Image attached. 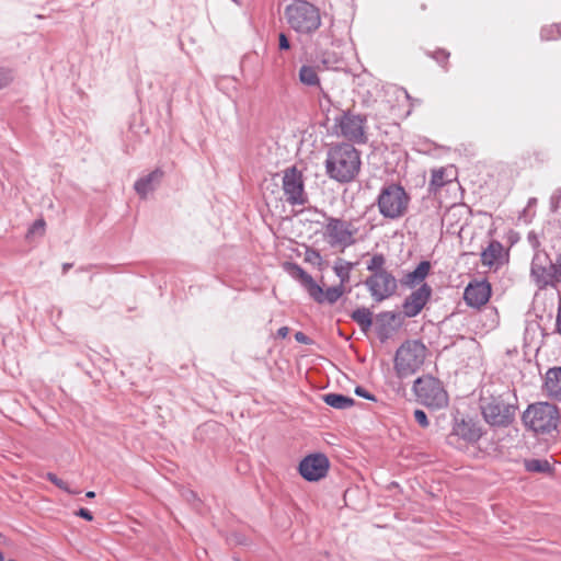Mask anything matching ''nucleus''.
Here are the masks:
<instances>
[{"label": "nucleus", "instance_id": "nucleus-25", "mask_svg": "<svg viewBox=\"0 0 561 561\" xmlns=\"http://www.w3.org/2000/svg\"><path fill=\"white\" fill-rule=\"evenodd\" d=\"M299 81L307 87L320 88V78L316 71V68L308 65H302L299 69Z\"/></svg>", "mask_w": 561, "mask_h": 561}, {"label": "nucleus", "instance_id": "nucleus-45", "mask_svg": "<svg viewBox=\"0 0 561 561\" xmlns=\"http://www.w3.org/2000/svg\"><path fill=\"white\" fill-rule=\"evenodd\" d=\"M85 496H87V497H89V499H93V497L95 496V492H93V491H88V492L85 493Z\"/></svg>", "mask_w": 561, "mask_h": 561}, {"label": "nucleus", "instance_id": "nucleus-39", "mask_svg": "<svg viewBox=\"0 0 561 561\" xmlns=\"http://www.w3.org/2000/svg\"><path fill=\"white\" fill-rule=\"evenodd\" d=\"M11 81L9 72L0 70V89L7 87Z\"/></svg>", "mask_w": 561, "mask_h": 561}, {"label": "nucleus", "instance_id": "nucleus-2", "mask_svg": "<svg viewBox=\"0 0 561 561\" xmlns=\"http://www.w3.org/2000/svg\"><path fill=\"white\" fill-rule=\"evenodd\" d=\"M360 164V154L356 148L350 144H340L329 149L325 171L330 179L348 183L359 173Z\"/></svg>", "mask_w": 561, "mask_h": 561}, {"label": "nucleus", "instance_id": "nucleus-43", "mask_svg": "<svg viewBox=\"0 0 561 561\" xmlns=\"http://www.w3.org/2000/svg\"><path fill=\"white\" fill-rule=\"evenodd\" d=\"M434 57L437 61L442 62V61L447 60V58L449 57V53H446L445 50H440V51H437Z\"/></svg>", "mask_w": 561, "mask_h": 561}, {"label": "nucleus", "instance_id": "nucleus-6", "mask_svg": "<svg viewBox=\"0 0 561 561\" xmlns=\"http://www.w3.org/2000/svg\"><path fill=\"white\" fill-rule=\"evenodd\" d=\"M530 277L539 289L556 288L561 284V253L552 261L546 252H536L530 265Z\"/></svg>", "mask_w": 561, "mask_h": 561}, {"label": "nucleus", "instance_id": "nucleus-15", "mask_svg": "<svg viewBox=\"0 0 561 561\" xmlns=\"http://www.w3.org/2000/svg\"><path fill=\"white\" fill-rule=\"evenodd\" d=\"M508 262V250L497 240H492L481 252V263L490 270L497 271Z\"/></svg>", "mask_w": 561, "mask_h": 561}, {"label": "nucleus", "instance_id": "nucleus-48", "mask_svg": "<svg viewBox=\"0 0 561 561\" xmlns=\"http://www.w3.org/2000/svg\"><path fill=\"white\" fill-rule=\"evenodd\" d=\"M2 537V534L0 533V538Z\"/></svg>", "mask_w": 561, "mask_h": 561}, {"label": "nucleus", "instance_id": "nucleus-4", "mask_svg": "<svg viewBox=\"0 0 561 561\" xmlns=\"http://www.w3.org/2000/svg\"><path fill=\"white\" fill-rule=\"evenodd\" d=\"M522 419L525 426L536 434H550L558 427L560 412L552 403L537 402L528 405Z\"/></svg>", "mask_w": 561, "mask_h": 561}, {"label": "nucleus", "instance_id": "nucleus-30", "mask_svg": "<svg viewBox=\"0 0 561 561\" xmlns=\"http://www.w3.org/2000/svg\"><path fill=\"white\" fill-rule=\"evenodd\" d=\"M305 261L312 265L321 266L323 259L318 250L308 248L305 252Z\"/></svg>", "mask_w": 561, "mask_h": 561}, {"label": "nucleus", "instance_id": "nucleus-47", "mask_svg": "<svg viewBox=\"0 0 561 561\" xmlns=\"http://www.w3.org/2000/svg\"><path fill=\"white\" fill-rule=\"evenodd\" d=\"M4 558H3V554L0 552V561H3Z\"/></svg>", "mask_w": 561, "mask_h": 561}, {"label": "nucleus", "instance_id": "nucleus-32", "mask_svg": "<svg viewBox=\"0 0 561 561\" xmlns=\"http://www.w3.org/2000/svg\"><path fill=\"white\" fill-rule=\"evenodd\" d=\"M414 419L421 427H423V428L428 427L430 422H428L426 413L423 410H420V409L415 410Z\"/></svg>", "mask_w": 561, "mask_h": 561}, {"label": "nucleus", "instance_id": "nucleus-9", "mask_svg": "<svg viewBox=\"0 0 561 561\" xmlns=\"http://www.w3.org/2000/svg\"><path fill=\"white\" fill-rule=\"evenodd\" d=\"M358 229L352 221L341 218L328 217L324 226V237L332 248L342 250L355 244Z\"/></svg>", "mask_w": 561, "mask_h": 561}, {"label": "nucleus", "instance_id": "nucleus-14", "mask_svg": "<svg viewBox=\"0 0 561 561\" xmlns=\"http://www.w3.org/2000/svg\"><path fill=\"white\" fill-rule=\"evenodd\" d=\"M432 287L423 283L417 289L405 297L402 304L403 314L407 318L416 317L432 297Z\"/></svg>", "mask_w": 561, "mask_h": 561}, {"label": "nucleus", "instance_id": "nucleus-19", "mask_svg": "<svg viewBox=\"0 0 561 561\" xmlns=\"http://www.w3.org/2000/svg\"><path fill=\"white\" fill-rule=\"evenodd\" d=\"M313 287L316 289H310L308 295L318 304L328 302L329 305H334L344 294L342 285L332 286L323 290L320 285L314 283Z\"/></svg>", "mask_w": 561, "mask_h": 561}, {"label": "nucleus", "instance_id": "nucleus-5", "mask_svg": "<svg viewBox=\"0 0 561 561\" xmlns=\"http://www.w3.org/2000/svg\"><path fill=\"white\" fill-rule=\"evenodd\" d=\"M410 196L400 184L390 183L383 185L377 197V207L386 219H399L409 208Z\"/></svg>", "mask_w": 561, "mask_h": 561}, {"label": "nucleus", "instance_id": "nucleus-28", "mask_svg": "<svg viewBox=\"0 0 561 561\" xmlns=\"http://www.w3.org/2000/svg\"><path fill=\"white\" fill-rule=\"evenodd\" d=\"M540 36L545 41H556L561 37V23L541 28Z\"/></svg>", "mask_w": 561, "mask_h": 561}, {"label": "nucleus", "instance_id": "nucleus-31", "mask_svg": "<svg viewBox=\"0 0 561 561\" xmlns=\"http://www.w3.org/2000/svg\"><path fill=\"white\" fill-rule=\"evenodd\" d=\"M447 180L445 179V170L438 169L433 170L432 172V179H431V186H434L435 188H439L445 185Z\"/></svg>", "mask_w": 561, "mask_h": 561}, {"label": "nucleus", "instance_id": "nucleus-18", "mask_svg": "<svg viewBox=\"0 0 561 561\" xmlns=\"http://www.w3.org/2000/svg\"><path fill=\"white\" fill-rule=\"evenodd\" d=\"M453 435L467 443H476L481 438L482 431L472 420H460L454 424Z\"/></svg>", "mask_w": 561, "mask_h": 561}, {"label": "nucleus", "instance_id": "nucleus-40", "mask_svg": "<svg viewBox=\"0 0 561 561\" xmlns=\"http://www.w3.org/2000/svg\"><path fill=\"white\" fill-rule=\"evenodd\" d=\"M295 339L297 342L299 343H302V344H309L310 343V339L302 332H296L295 334Z\"/></svg>", "mask_w": 561, "mask_h": 561}, {"label": "nucleus", "instance_id": "nucleus-24", "mask_svg": "<svg viewBox=\"0 0 561 561\" xmlns=\"http://www.w3.org/2000/svg\"><path fill=\"white\" fill-rule=\"evenodd\" d=\"M351 318L364 332H367L373 325V312L368 308H357L352 312Z\"/></svg>", "mask_w": 561, "mask_h": 561}, {"label": "nucleus", "instance_id": "nucleus-41", "mask_svg": "<svg viewBox=\"0 0 561 561\" xmlns=\"http://www.w3.org/2000/svg\"><path fill=\"white\" fill-rule=\"evenodd\" d=\"M77 515H79L80 517H82V518H84V519H87L89 522L93 519L92 513L89 510H87V508H80L78 511Z\"/></svg>", "mask_w": 561, "mask_h": 561}, {"label": "nucleus", "instance_id": "nucleus-22", "mask_svg": "<svg viewBox=\"0 0 561 561\" xmlns=\"http://www.w3.org/2000/svg\"><path fill=\"white\" fill-rule=\"evenodd\" d=\"M284 267L293 278L297 279L301 284V286L306 289L307 293H309L310 289H316L313 287L316 280L298 264L286 263Z\"/></svg>", "mask_w": 561, "mask_h": 561}, {"label": "nucleus", "instance_id": "nucleus-17", "mask_svg": "<svg viewBox=\"0 0 561 561\" xmlns=\"http://www.w3.org/2000/svg\"><path fill=\"white\" fill-rule=\"evenodd\" d=\"M543 391L556 401H561V366L550 367L545 375Z\"/></svg>", "mask_w": 561, "mask_h": 561}, {"label": "nucleus", "instance_id": "nucleus-11", "mask_svg": "<svg viewBox=\"0 0 561 561\" xmlns=\"http://www.w3.org/2000/svg\"><path fill=\"white\" fill-rule=\"evenodd\" d=\"M365 286L376 302H381L393 296L398 289V282L390 272L371 274L365 279Z\"/></svg>", "mask_w": 561, "mask_h": 561}, {"label": "nucleus", "instance_id": "nucleus-44", "mask_svg": "<svg viewBox=\"0 0 561 561\" xmlns=\"http://www.w3.org/2000/svg\"><path fill=\"white\" fill-rule=\"evenodd\" d=\"M289 333L288 327H282L277 330V336L280 339H285Z\"/></svg>", "mask_w": 561, "mask_h": 561}, {"label": "nucleus", "instance_id": "nucleus-21", "mask_svg": "<svg viewBox=\"0 0 561 561\" xmlns=\"http://www.w3.org/2000/svg\"><path fill=\"white\" fill-rule=\"evenodd\" d=\"M431 271V263L428 261H422L415 267L414 271L409 272L401 279V284L408 288H414L417 285H422L424 279L427 277Z\"/></svg>", "mask_w": 561, "mask_h": 561}, {"label": "nucleus", "instance_id": "nucleus-29", "mask_svg": "<svg viewBox=\"0 0 561 561\" xmlns=\"http://www.w3.org/2000/svg\"><path fill=\"white\" fill-rule=\"evenodd\" d=\"M385 256L382 254H375L367 264V270L371 272V274H378L379 272H388L383 268L385 265Z\"/></svg>", "mask_w": 561, "mask_h": 561}, {"label": "nucleus", "instance_id": "nucleus-12", "mask_svg": "<svg viewBox=\"0 0 561 561\" xmlns=\"http://www.w3.org/2000/svg\"><path fill=\"white\" fill-rule=\"evenodd\" d=\"M337 122L343 137L357 144L366 142L364 116L344 113Z\"/></svg>", "mask_w": 561, "mask_h": 561}, {"label": "nucleus", "instance_id": "nucleus-38", "mask_svg": "<svg viewBox=\"0 0 561 561\" xmlns=\"http://www.w3.org/2000/svg\"><path fill=\"white\" fill-rule=\"evenodd\" d=\"M44 227H45V221H44L43 219H38V220H36V221L33 224V226H32V228H31L30 232H31V233H35V232L43 233V231H44Z\"/></svg>", "mask_w": 561, "mask_h": 561}, {"label": "nucleus", "instance_id": "nucleus-42", "mask_svg": "<svg viewBox=\"0 0 561 561\" xmlns=\"http://www.w3.org/2000/svg\"><path fill=\"white\" fill-rule=\"evenodd\" d=\"M380 318L387 319L388 321H394L397 318V313L393 311H386L379 314Z\"/></svg>", "mask_w": 561, "mask_h": 561}, {"label": "nucleus", "instance_id": "nucleus-23", "mask_svg": "<svg viewBox=\"0 0 561 561\" xmlns=\"http://www.w3.org/2000/svg\"><path fill=\"white\" fill-rule=\"evenodd\" d=\"M322 398L325 404L339 410L348 409L355 403L353 398L340 393H325Z\"/></svg>", "mask_w": 561, "mask_h": 561}, {"label": "nucleus", "instance_id": "nucleus-1", "mask_svg": "<svg viewBox=\"0 0 561 561\" xmlns=\"http://www.w3.org/2000/svg\"><path fill=\"white\" fill-rule=\"evenodd\" d=\"M482 391L480 408L483 419L491 426L506 427L515 420L517 398L510 388L502 391Z\"/></svg>", "mask_w": 561, "mask_h": 561}, {"label": "nucleus", "instance_id": "nucleus-35", "mask_svg": "<svg viewBox=\"0 0 561 561\" xmlns=\"http://www.w3.org/2000/svg\"><path fill=\"white\" fill-rule=\"evenodd\" d=\"M278 48L280 50H288L290 48L289 39L284 33H279L278 35Z\"/></svg>", "mask_w": 561, "mask_h": 561}, {"label": "nucleus", "instance_id": "nucleus-3", "mask_svg": "<svg viewBox=\"0 0 561 561\" xmlns=\"http://www.w3.org/2000/svg\"><path fill=\"white\" fill-rule=\"evenodd\" d=\"M289 26L300 34H312L321 25L319 9L306 0H296L285 9Z\"/></svg>", "mask_w": 561, "mask_h": 561}, {"label": "nucleus", "instance_id": "nucleus-34", "mask_svg": "<svg viewBox=\"0 0 561 561\" xmlns=\"http://www.w3.org/2000/svg\"><path fill=\"white\" fill-rule=\"evenodd\" d=\"M355 393L358 396V397H362V398H365L367 400H370V401H376V397L374 394H371L369 391H367L365 388L363 387H356L355 388Z\"/></svg>", "mask_w": 561, "mask_h": 561}, {"label": "nucleus", "instance_id": "nucleus-27", "mask_svg": "<svg viewBox=\"0 0 561 561\" xmlns=\"http://www.w3.org/2000/svg\"><path fill=\"white\" fill-rule=\"evenodd\" d=\"M524 465L528 472L550 473L552 471L550 462L546 459H526Z\"/></svg>", "mask_w": 561, "mask_h": 561}, {"label": "nucleus", "instance_id": "nucleus-36", "mask_svg": "<svg viewBox=\"0 0 561 561\" xmlns=\"http://www.w3.org/2000/svg\"><path fill=\"white\" fill-rule=\"evenodd\" d=\"M554 332L561 336V297L557 309Z\"/></svg>", "mask_w": 561, "mask_h": 561}, {"label": "nucleus", "instance_id": "nucleus-33", "mask_svg": "<svg viewBox=\"0 0 561 561\" xmlns=\"http://www.w3.org/2000/svg\"><path fill=\"white\" fill-rule=\"evenodd\" d=\"M560 202H561V188H557V190L553 192V194H552V196H551V198H550L551 208H552L553 210H557V209H558V207H559Z\"/></svg>", "mask_w": 561, "mask_h": 561}, {"label": "nucleus", "instance_id": "nucleus-26", "mask_svg": "<svg viewBox=\"0 0 561 561\" xmlns=\"http://www.w3.org/2000/svg\"><path fill=\"white\" fill-rule=\"evenodd\" d=\"M352 268L353 264L342 259H339L333 266L335 275L340 278V285L343 287L350 280Z\"/></svg>", "mask_w": 561, "mask_h": 561}, {"label": "nucleus", "instance_id": "nucleus-20", "mask_svg": "<svg viewBox=\"0 0 561 561\" xmlns=\"http://www.w3.org/2000/svg\"><path fill=\"white\" fill-rule=\"evenodd\" d=\"M163 176L161 169H156L149 174L138 179L135 182L134 188L137 194L141 197H146L148 193L152 192L154 187L160 183Z\"/></svg>", "mask_w": 561, "mask_h": 561}, {"label": "nucleus", "instance_id": "nucleus-10", "mask_svg": "<svg viewBox=\"0 0 561 561\" xmlns=\"http://www.w3.org/2000/svg\"><path fill=\"white\" fill-rule=\"evenodd\" d=\"M282 183L285 199L289 205L304 206L308 203L302 172L295 165L283 171Z\"/></svg>", "mask_w": 561, "mask_h": 561}, {"label": "nucleus", "instance_id": "nucleus-8", "mask_svg": "<svg viewBox=\"0 0 561 561\" xmlns=\"http://www.w3.org/2000/svg\"><path fill=\"white\" fill-rule=\"evenodd\" d=\"M416 400L427 408L442 409L448 404V394L439 379L425 375L414 380Z\"/></svg>", "mask_w": 561, "mask_h": 561}, {"label": "nucleus", "instance_id": "nucleus-7", "mask_svg": "<svg viewBox=\"0 0 561 561\" xmlns=\"http://www.w3.org/2000/svg\"><path fill=\"white\" fill-rule=\"evenodd\" d=\"M426 357L425 345L417 340L404 342L396 352L394 370L399 378L414 375L424 364Z\"/></svg>", "mask_w": 561, "mask_h": 561}, {"label": "nucleus", "instance_id": "nucleus-37", "mask_svg": "<svg viewBox=\"0 0 561 561\" xmlns=\"http://www.w3.org/2000/svg\"><path fill=\"white\" fill-rule=\"evenodd\" d=\"M47 479L60 489L67 490L65 482L59 479L55 473H47Z\"/></svg>", "mask_w": 561, "mask_h": 561}, {"label": "nucleus", "instance_id": "nucleus-13", "mask_svg": "<svg viewBox=\"0 0 561 561\" xmlns=\"http://www.w3.org/2000/svg\"><path fill=\"white\" fill-rule=\"evenodd\" d=\"M329 459L323 454L309 455L300 461L299 472L307 481H318L325 477Z\"/></svg>", "mask_w": 561, "mask_h": 561}, {"label": "nucleus", "instance_id": "nucleus-46", "mask_svg": "<svg viewBox=\"0 0 561 561\" xmlns=\"http://www.w3.org/2000/svg\"><path fill=\"white\" fill-rule=\"evenodd\" d=\"M70 267H71V264L65 263L64 266H62L64 272L66 273Z\"/></svg>", "mask_w": 561, "mask_h": 561}, {"label": "nucleus", "instance_id": "nucleus-16", "mask_svg": "<svg viewBox=\"0 0 561 561\" xmlns=\"http://www.w3.org/2000/svg\"><path fill=\"white\" fill-rule=\"evenodd\" d=\"M491 291L488 280L471 282L465 289L463 299L468 306L479 308L489 301Z\"/></svg>", "mask_w": 561, "mask_h": 561}]
</instances>
